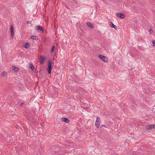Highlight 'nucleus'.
<instances>
[{
    "label": "nucleus",
    "instance_id": "1",
    "mask_svg": "<svg viewBox=\"0 0 155 155\" xmlns=\"http://www.w3.org/2000/svg\"><path fill=\"white\" fill-rule=\"evenodd\" d=\"M98 57L100 58L104 62H107L108 61L107 58L104 55H102L101 54H99L98 55Z\"/></svg>",
    "mask_w": 155,
    "mask_h": 155
},
{
    "label": "nucleus",
    "instance_id": "2",
    "mask_svg": "<svg viewBox=\"0 0 155 155\" xmlns=\"http://www.w3.org/2000/svg\"><path fill=\"white\" fill-rule=\"evenodd\" d=\"M52 70V63L51 61H49L48 72L49 74H50Z\"/></svg>",
    "mask_w": 155,
    "mask_h": 155
},
{
    "label": "nucleus",
    "instance_id": "3",
    "mask_svg": "<svg viewBox=\"0 0 155 155\" xmlns=\"http://www.w3.org/2000/svg\"><path fill=\"white\" fill-rule=\"evenodd\" d=\"M100 124V119L99 117H97L95 122V125L97 128H99Z\"/></svg>",
    "mask_w": 155,
    "mask_h": 155
},
{
    "label": "nucleus",
    "instance_id": "4",
    "mask_svg": "<svg viewBox=\"0 0 155 155\" xmlns=\"http://www.w3.org/2000/svg\"><path fill=\"white\" fill-rule=\"evenodd\" d=\"M45 57L42 56H40V58H39V61L40 62V63L41 64H43L45 62Z\"/></svg>",
    "mask_w": 155,
    "mask_h": 155
},
{
    "label": "nucleus",
    "instance_id": "5",
    "mask_svg": "<svg viewBox=\"0 0 155 155\" xmlns=\"http://www.w3.org/2000/svg\"><path fill=\"white\" fill-rule=\"evenodd\" d=\"M147 128L148 130H151L155 128V124H150L148 125Z\"/></svg>",
    "mask_w": 155,
    "mask_h": 155
},
{
    "label": "nucleus",
    "instance_id": "6",
    "mask_svg": "<svg viewBox=\"0 0 155 155\" xmlns=\"http://www.w3.org/2000/svg\"><path fill=\"white\" fill-rule=\"evenodd\" d=\"M35 28L36 30H38L42 31V32H43L44 31L43 28L40 26H36L35 27Z\"/></svg>",
    "mask_w": 155,
    "mask_h": 155
},
{
    "label": "nucleus",
    "instance_id": "7",
    "mask_svg": "<svg viewBox=\"0 0 155 155\" xmlns=\"http://www.w3.org/2000/svg\"><path fill=\"white\" fill-rule=\"evenodd\" d=\"M117 15L118 17L121 18H123L125 17L124 14L121 13H117Z\"/></svg>",
    "mask_w": 155,
    "mask_h": 155
},
{
    "label": "nucleus",
    "instance_id": "8",
    "mask_svg": "<svg viewBox=\"0 0 155 155\" xmlns=\"http://www.w3.org/2000/svg\"><path fill=\"white\" fill-rule=\"evenodd\" d=\"M10 31L11 32V35L12 37H13L14 36V28L12 26V25H11L10 26Z\"/></svg>",
    "mask_w": 155,
    "mask_h": 155
},
{
    "label": "nucleus",
    "instance_id": "9",
    "mask_svg": "<svg viewBox=\"0 0 155 155\" xmlns=\"http://www.w3.org/2000/svg\"><path fill=\"white\" fill-rule=\"evenodd\" d=\"M61 120L62 121L67 123H69L70 121V120H69L68 118L65 117H62L61 118Z\"/></svg>",
    "mask_w": 155,
    "mask_h": 155
},
{
    "label": "nucleus",
    "instance_id": "10",
    "mask_svg": "<svg viewBox=\"0 0 155 155\" xmlns=\"http://www.w3.org/2000/svg\"><path fill=\"white\" fill-rule=\"evenodd\" d=\"M87 25L90 28H94V25L91 24L90 22H87L86 23Z\"/></svg>",
    "mask_w": 155,
    "mask_h": 155
},
{
    "label": "nucleus",
    "instance_id": "11",
    "mask_svg": "<svg viewBox=\"0 0 155 155\" xmlns=\"http://www.w3.org/2000/svg\"><path fill=\"white\" fill-rule=\"evenodd\" d=\"M110 26L112 28H114L116 30L117 29V27L111 21L110 22Z\"/></svg>",
    "mask_w": 155,
    "mask_h": 155
},
{
    "label": "nucleus",
    "instance_id": "12",
    "mask_svg": "<svg viewBox=\"0 0 155 155\" xmlns=\"http://www.w3.org/2000/svg\"><path fill=\"white\" fill-rule=\"evenodd\" d=\"M19 150L22 151H24L26 149V147L25 146H22L19 148Z\"/></svg>",
    "mask_w": 155,
    "mask_h": 155
},
{
    "label": "nucleus",
    "instance_id": "13",
    "mask_svg": "<svg viewBox=\"0 0 155 155\" xmlns=\"http://www.w3.org/2000/svg\"><path fill=\"white\" fill-rule=\"evenodd\" d=\"M24 45L23 47L25 48H27L30 46V44L26 42Z\"/></svg>",
    "mask_w": 155,
    "mask_h": 155
},
{
    "label": "nucleus",
    "instance_id": "14",
    "mask_svg": "<svg viewBox=\"0 0 155 155\" xmlns=\"http://www.w3.org/2000/svg\"><path fill=\"white\" fill-rule=\"evenodd\" d=\"M12 69L15 72H18L19 70V69L18 68L16 67L15 66H13L12 67Z\"/></svg>",
    "mask_w": 155,
    "mask_h": 155
},
{
    "label": "nucleus",
    "instance_id": "15",
    "mask_svg": "<svg viewBox=\"0 0 155 155\" xmlns=\"http://www.w3.org/2000/svg\"><path fill=\"white\" fill-rule=\"evenodd\" d=\"M29 68H30L32 71H33V69L35 68L33 65L30 63L29 64Z\"/></svg>",
    "mask_w": 155,
    "mask_h": 155
},
{
    "label": "nucleus",
    "instance_id": "16",
    "mask_svg": "<svg viewBox=\"0 0 155 155\" xmlns=\"http://www.w3.org/2000/svg\"><path fill=\"white\" fill-rule=\"evenodd\" d=\"M2 76L3 77H5L7 75V73L5 71H3L2 72Z\"/></svg>",
    "mask_w": 155,
    "mask_h": 155
},
{
    "label": "nucleus",
    "instance_id": "17",
    "mask_svg": "<svg viewBox=\"0 0 155 155\" xmlns=\"http://www.w3.org/2000/svg\"><path fill=\"white\" fill-rule=\"evenodd\" d=\"M29 38L34 40H37L36 36L35 35H31V37Z\"/></svg>",
    "mask_w": 155,
    "mask_h": 155
},
{
    "label": "nucleus",
    "instance_id": "18",
    "mask_svg": "<svg viewBox=\"0 0 155 155\" xmlns=\"http://www.w3.org/2000/svg\"><path fill=\"white\" fill-rule=\"evenodd\" d=\"M55 48V46H53L51 48V51L52 52H53L54 51V49Z\"/></svg>",
    "mask_w": 155,
    "mask_h": 155
},
{
    "label": "nucleus",
    "instance_id": "19",
    "mask_svg": "<svg viewBox=\"0 0 155 155\" xmlns=\"http://www.w3.org/2000/svg\"><path fill=\"white\" fill-rule=\"evenodd\" d=\"M152 44L153 46H155V40H153L152 41Z\"/></svg>",
    "mask_w": 155,
    "mask_h": 155
},
{
    "label": "nucleus",
    "instance_id": "20",
    "mask_svg": "<svg viewBox=\"0 0 155 155\" xmlns=\"http://www.w3.org/2000/svg\"><path fill=\"white\" fill-rule=\"evenodd\" d=\"M153 32V31L152 29H151L150 30V34H152Z\"/></svg>",
    "mask_w": 155,
    "mask_h": 155
},
{
    "label": "nucleus",
    "instance_id": "21",
    "mask_svg": "<svg viewBox=\"0 0 155 155\" xmlns=\"http://www.w3.org/2000/svg\"><path fill=\"white\" fill-rule=\"evenodd\" d=\"M106 127L104 125H102L100 127V128H101L102 127Z\"/></svg>",
    "mask_w": 155,
    "mask_h": 155
},
{
    "label": "nucleus",
    "instance_id": "22",
    "mask_svg": "<svg viewBox=\"0 0 155 155\" xmlns=\"http://www.w3.org/2000/svg\"><path fill=\"white\" fill-rule=\"evenodd\" d=\"M24 104L23 102H22L21 103V104H20V106L21 107H22L23 106V105Z\"/></svg>",
    "mask_w": 155,
    "mask_h": 155
},
{
    "label": "nucleus",
    "instance_id": "23",
    "mask_svg": "<svg viewBox=\"0 0 155 155\" xmlns=\"http://www.w3.org/2000/svg\"><path fill=\"white\" fill-rule=\"evenodd\" d=\"M29 21H27V22H26V24H28V23H29Z\"/></svg>",
    "mask_w": 155,
    "mask_h": 155
}]
</instances>
